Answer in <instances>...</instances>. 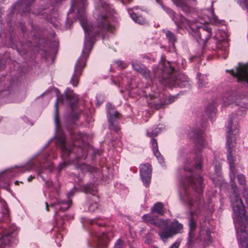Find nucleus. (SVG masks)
I'll use <instances>...</instances> for the list:
<instances>
[{
    "label": "nucleus",
    "instance_id": "obj_1",
    "mask_svg": "<svg viewBox=\"0 0 248 248\" xmlns=\"http://www.w3.org/2000/svg\"><path fill=\"white\" fill-rule=\"evenodd\" d=\"M202 134L203 131L200 128H192L188 133V137L195 144V154L192 155L193 159L187 157L184 161V170L186 175L181 180L184 190L182 200L190 208L195 206L196 208L194 211L189 212L188 245L193 244V239L197 228V218L203 215L204 202L202 191L204 186L202 178L199 174L202 166L200 153L205 145Z\"/></svg>",
    "mask_w": 248,
    "mask_h": 248
},
{
    "label": "nucleus",
    "instance_id": "obj_2",
    "mask_svg": "<svg viewBox=\"0 0 248 248\" xmlns=\"http://www.w3.org/2000/svg\"><path fill=\"white\" fill-rule=\"evenodd\" d=\"M86 0H74L68 15L74 10L77 11V17L85 32L84 47L81 56L78 58L75 64L74 72L71 78L70 82L74 86L78 83L79 78L86 65L87 60L93 47L95 42V37L103 34L110 30V25L106 14H99L96 18V23H89L86 18L85 7Z\"/></svg>",
    "mask_w": 248,
    "mask_h": 248
},
{
    "label": "nucleus",
    "instance_id": "obj_3",
    "mask_svg": "<svg viewBox=\"0 0 248 248\" xmlns=\"http://www.w3.org/2000/svg\"><path fill=\"white\" fill-rule=\"evenodd\" d=\"M233 196L232 205L236 216L235 231L239 248H248V216L239 197L236 185L232 184Z\"/></svg>",
    "mask_w": 248,
    "mask_h": 248
},
{
    "label": "nucleus",
    "instance_id": "obj_4",
    "mask_svg": "<svg viewBox=\"0 0 248 248\" xmlns=\"http://www.w3.org/2000/svg\"><path fill=\"white\" fill-rule=\"evenodd\" d=\"M153 73L155 78L162 85L172 88H189L190 80L183 74L178 73L169 62L162 61L153 68Z\"/></svg>",
    "mask_w": 248,
    "mask_h": 248
},
{
    "label": "nucleus",
    "instance_id": "obj_5",
    "mask_svg": "<svg viewBox=\"0 0 248 248\" xmlns=\"http://www.w3.org/2000/svg\"><path fill=\"white\" fill-rule=\"evenodd\" d=\"M57 143L61 150V155L64 161L60 163L58 170L61 171L68 165L75 163L81 158H85L86 155L80 145L76 143L68 144L66 143L65 137L62 134L57 139Z\"/></svg>",
    "mask_w": 248,
    "mask_h": 248
},
{
    "label": "nucleus",
    "instance_id": "obj_6",
    "mask_svg": "<svg viewBox=\"0 0 248 248\" xmlns=\"http://www.w3.org/2000/svg\"><path fill=\"white\" fill-rule=\"evenodd\" d=\"M239 125L237 122L236 115L232 114L229 118V124L227 126V135L226 145L228 149L227 160L229 164L230 169V178L232 183L234 182L235 179V166L234 160L232 156V148L235 138L234 135L238 133Z\"/></svg>",
    "mask_w": 248,
    "mask_h": 248
},
{
    "label": "nucleus",
    "instance_id": "obj_7",
    "mask_svg": "<svg viewBox=\"0 0 248 248\" xmlns=\"http://www.w3.org/2000/svg\"><path fill=\"white\" fill-rule=\"evenodd\" d=\"M67 101L69 103L70 107L73 110L76 105L78 103V97L74 93L73 91L67 89L64 92V94L60 95L57 94V99L55 104V116L54 120L56 126H58L59 123V110H58V102L63 103L65 101Z\"/></svg>",
    "mask_w": 248,
    "mask_h": 248
},
{
    "label": "nucleus",
    "instance_id": "obj_8",
    "mask_svg": "<svg viewBox=\"0 0 248 248\" xmlns=\"http://www.w3.org/2000/svg\"><path fill=\"white\" fill-rule=\"evenodd\" d=\"M193 36L199 45L202 46L204 48L205 47L207 40L212 35V29L207 25L199 27L198 29L193 31Z\"/></svg>",
    "mask_w": 248,
    "mask_h": 248
},
{
    "label": "nucleus",
    "instance_id": "obj_9",
    "mask_svg": "<svg viewBox=\"0 0 248 248\" xmlns=\"http://www.w3.org/2000/svg\"><path fill=\"white\" fill-rule=\"evenodd\" d=\"M107 115L109 123V129L113 130L119 134L120 132V128L118 125L117 119L119 118L120 114L118 111L111 112L114 109V107L110 103L107 104Z\"/></svg>",
    "mask_w": 248,
    "mask_h": 248
},
{
    "label": "nucleus",
    "instance_id": "obj_10",
    "mask_svg": "<svg viewBox=\"0 0 248 248\" xmlns=\"http://www.w3.org/2000/svg\"><path fill=\"white\" fill-rule=\"evenodd\" d=\"M226 72L229 73L233 77L236 78L238 82L248 85V70L247 65L239 63L235 71L233 69L227 70Z\"/></svg>",
    "mask_w": 248,
    "mask_h": 248
},
{
    "label": "nucleus",
    "instance_id": "obj_11",
    "mask_svg": "<svg viewBox=\"0 0 248 248\" xmlns=\"http://www.w3.org/2000/svg\"><path fill=\"white\" fill-rule=\"evenodd\" d=\"M143 221L146 224L153 225L155 226L161 227L166 226L168 221L165 219H159L158 216L151 212L148 214L144 215L142 217Z\"/></svg>",
    "mask_w": 248,
    "mask_h": 248
},
{
    "label": "nucleus",
    "instance_id": "obj_12",
    "mask_svg": "<svg viewBox=\"0 0 248 248\" xmlns=\"http://www.w3.org/2000/svg\"><path fill=\"white\" fill-rule=\"evenodd\" d=\"M16 230V226H12L4 233L0 239V248H3V246H9L15 241V238L17 235Z\"/></svg>",
    "mask_w": 248,
    "mask_h": 248
},
{
    "label": "nucleus",
    "instance_id": "obj_13",
    "mask_svg": "<svg viewBox=\"0 0 248 248\" xmlns=\"http://www.w3.org/2000/svg\"><path fill=\"white\" fill-rule=\"evenodd\" d=\"M140 174L144 185L147 187L151 182L152 176V166L148 163L140 166Z\"/></svg>",
    "mask_w": 248,
    "mask_h": 248
},
{
    "label": "nucleus",
    "instance_id": "obj_14",
    "mask_svg": "<svg viewBox=\"0 0 248 248\" xmlns=\"http://www.w3.org/2000/svg\"><path fill=\"white\" fill-rule=\"evenodd\" d=\"M131 64L133 69L140 74L146 80L151 79V76L150 70L145 65L142 64L140 62L136 60H133L131 62Z\"/></svg>",
    "mask_w": 248,
    "mask_h": 248
},
{
    "label": "nucleus",
    "instance_id": "obj_15",
    "mask_svg": "<svg viewBox=\"0 0 248 248\" xmlns=\"http://www.w3.org/2000/svg\"><path fill=\"white\" fill-rule=\"evenodd\" d=\"M209 45L210 46H208L209 48L213 50L217 49L225 50L226 47L228 46V42L226 38L217 40V37H214L209 43Z\"/></svg>",
    "mask_w": 248,
    "mask_h": 248
},
{
    "label": "nucleus",
    "instance_id": "obj_16",
    "mask_svg": "<svg viewBox=\"0 0 248 248\" xmlns=\"http://www.w3.org/2000/svg\"><path fill=\"white\" fill-rule=\"evenodd\" d=\"M177 98L178 95H170L166 97L163 100H160L158 102L155 100L151 103L152 104V107H154L155 109H158L164 108L166 105L174 102Z\"/></svg>",
    "mask_w": 248,
    "mask_h": 248
},
{
    "label": "nucleus",
    "instance_id": "obj_17",
    "mask_svg": "<svg viewBox=\"0 0 248 248\" xmlns=\"http://www.w3.org/2000/svg\"><path fill=\"white\" fill-rule=\"evenodd\" d=\"M172 20L174 22L178 28H181L183 26H188L190 28V22L182 14H176V13L171 18Z\"/></svg>",
    "mask_w": 248,
    "mask_h": 248
},
{
    "label": "nucleus",
    "instance_id": "obj_18",
    "mask_svg": "<svg viewBox=\"0 0 248 248\" xmlns=\"http://www.w3.org/2000/svg\"><path fill=\"white\" fill-rule=\"evenodd\" d=\"M173 3L185 13H188L191 11V7L189 5V0H171ZM193 2H196L197 0H192Z\"/></svg>",
    "mask_w": 248,
    "mask_h": 248
},
{
    "label": "nucleus",
    "instance_id": "obj_19",
    "mask_svg": "<svg viewBox=\"0 0 248 248\" xmlns=\"http://www.w3.org/2000/svg\"><path fill=\"white\" fill-rule=\"evenodd\" d=\"M235 94L232 90L227 91L223 95L222 98L223 105L227 107L232 104L236 98Z\"/></svg>",
    "mask_w": 248,
    "mask_h": 248
},
{
    "label": "nucleus",
    "instance_id": "obj_20",
    "mask_svg": "<svg viewBox=\"0 0 248 248\" xmlns=\"http://www.w3.org/2000/svg\"><path fill=\"white\" fill-rule=\"evenodd\" d=\"M152 145V150L154 155L155 156L160 164L164 163V159L160 153L158 151V144L157 140L155 139L152 138L151 140Z\"/></svg>",
    "mask_w": 248,
    "mask_h": 248
},
{
    "label": "nucleus",
    "instance_id": "obj_21",
    "mask_svg": "<svg viewBox=\"0 0 248 248\" xmlns=\"http://www.w3.org/2000/svg\"><path fill=\"white\" fill-rule=\"evenodd\" d=\"M174 235L182 233L183 229V225L180 223L178 220L174 219L169 225Z\"/></svg>",
    "mask_w": 248,
    "mask_h": 248
},
{
    "label": "nucleus",
    "instance_id": "obj_22",
    "mask_svg": "<svg viewBox=\"0 0 248 248\" xmlns=\"http://www.w3.org/2000/svg\"><path fill=\"white\" fill-rule=\"evenodd\" d=\"M167 225L158 233L159 236L163 241L174 235L170 226Z\"/></svg>",
    "mask_w": 248,
    "mask_h": 248
},
{
    "label": "nucleus",
    "instance_id": "obj_23",
    "mask_svg": "<svg viewBox=\"0 0 248 248\" xmlns=\"http://www.w3.org/2000/svg\"><path fill=\"white\" fill-rule=\"evenodd\" d=\"M97 244L93 246L94 248H106L109 239L107 234L104 233L101 237H99Z\"/></svg>",
    "mask_w": 248,
    "mask_h": 248
},
{
    "label": "nucleus",
    "instance_id": "obj_24",
    "mask_svg": "<svg viewBox=\"0 0 248 248\" xmlns=\"http://www.w3.org/2000/svg\"><path fill=\"white\" fill-rule=\"evenodd\" d=\"M81 189L85 193L91 194L93 196L95 195L97 192V187L93 184L83 185L81 186Z\"/></svg>",
    "mask_w": 248,
    "mask_h": 248
},
{
    "label": "nucleus",
    "instance_id": "obj_25",
    "mask_svg": "<svg viewBox=\"0 0 248 248\" xmlns=\"http://www.w3.org/2000/svg\"><path fill=\"white\" fill-rule=\"evenodd\" d=\"M164 204L161 202L155 203L151 209V212L157 215L163 216L165 213Z\"/></svg>",
    "mask_w": 248,
    "mask_h": 248
},
{
    "label": "nucleus",
    "instance_id": "obj_26",
    "mask_svg": "<svg viewBox=\"0 0 248 248\" xmlns=\"http://www.w3.org/2000/svg\"><path fill=\"white\" fill-rule=\"evenodd\" d=\"M210 16L209 17L210 22L216 26L223 25L225 24V21L224 20H219L217 16L214 13V10L211 8L209 10Z\"/></svg>",
    "mask_w": 248,
    "mask_h": 248
},
{
    "label": "nucleus",
    "instance_id": "obj_27",
    "mask_svg": "<svg viewBox=\"0 0 248 248\" xmlns=\"http://www.w3.org/2000/svg\"><path fill=\"white\" fill-rule=\"evenodd\" d=\"M197 77L199 80L198 83L199 89H203L209 87V83L206 76L198 73Z\"/></svg>",
    "mask_w": 248,
    "mask_h": 248
},
{
    "label": "nucleus",
    "instance_id": "obj_28",
    "mask_svg": "<svg viewBox=\"0 0 248 248\" xmlns=\"http://www.w3.org/2000/svg\"><path fill=\"white\" fill-rule=\"evenodd\" d=\"M72 203V200L68 199L67 201L58 200L57 205L60 206L59 210L65 211L69 209Z\"/></svg>",
    "mask_w": 248,
    "mask_h": 248
},
{
    "label": "nucleus",
    "instance_id": "obj_29",
    "mask_svg": "<svg viewBox=\"0 0 248 248\" xmlns=\"http://www.w3.org/2000/svg\"><path fill=\"white\" fill-rule=\"evenodd\" d=\"M165 34L167 38L169 41V43L171 44L172 46H174L175 43L177 42V39L174 33L171 31L168 30L165 31Z\"/></svg>",
    "mask_w": 248,
    "mask_h": 248
},
{
    "label": "nucleus",
    "instance_id": "obj_30",
    "mask_svg": "<svg viewBox=\"0 0 248 248\" xmlns=\"http://www.w3.org/2000/svg\"><path fill=\"white\" fill-rule=\"evenodd\" d=\"M131 18L136 23L140 24H143L145 23V19L140 16H138L136 13L132 12L130 13Z\"/></svg>",
    "mask_w": 248,
    "mask_h": 248
},
{
    "label": "nucleus",
    "instance_id": "obj_31",
    "mask_svg": "<svg viewBox=\"0 0 248 248\" xmlns=\"http://www.w3.org/2000/svg\"><path fill=\"white\" fill-rule=\"evenodd\" d=\"M70 138L72 141L76 142L78 141L79 143H82L83 142V140L82 139V136L80 134H78L75 132L71 131L70 132Z\"/></svg>",
    "mask_w": 248,
    "mask_h": 248
},
{
    "label": "nucleus",
    "instance_id": "obj_32",
    "mask_svg": "<svg viewBox=\"0 0 248 248\" xmlns=\"http://www.w3.org/2000/svg\"><path fill=\"white\" fill-rule=\"evenodd\" d=\"M155 1L157 3L161 5L163 10L169 15L171 18L173 17L175 12L173 10L163 5L161 0H155Z\"/></svg>",
    "mask_w": 248,
    "mask_h": 248
},
{
    "label": "nucleus",
    "instance_id": "obj_33",
    "mask_svg": "<svg viewBox=\"0 0 248 248\" xmlns=\"http://www.w3.org/2000/svg\"><path fill=\"white\" fill-rule=\"evenodd\" d=\"M144 243L150 245L154 241V236L151 232H148L143 237Z\"/></svg>",
    "mask_w": 248,
    "mask_h": 248
},
{
    "label": "nucleus",
    "instance_id": "obj_34",
    "mask_svg": "<svg viewBox=\"0 0 248 248\" xmlns=\"http://www.w3.org/2000/svg\"><path fill=\"white\" fill-rule=\"evenodd\" d=\"M46 18L47 20L51 23L54 27L57 28L60 26V22L59 21V19L57 18L56 17H49L47 16Z\"/></svg>",
    "mask_w": 248,
    "mask_h": 248
},
{
    "label": "nucleus",
    "instance_id": "obj_35",
    "mask_svg": "<svg viewBox=\"0 0 248 248\" xmlns=\"http://www.w3.org/2000/svg\"><path fill=\"white\" fill-rule=\"evenodd\" d=\"M24 3L26 5V7L24 10V12H30L31 9L30 6L32 4L35 0H24Z\"/></svg>",
    "mask_w": 248,
    "mask_h": 248
},
{
    "label": "nucleus",
    "instance_id": "obj_36",
    "mask_svg": "<svg viewBox=\"0 0 248 248\" xmlns=\"http://www.w3.org/2000/svg\"><path fill=\"white\" fill-rule=\"evenodd\" d=\"M159 133V130L157 128L152 130V131L148 130L147 132L148 136L154 138L157 136Z\"/></svg>",
    "mask_w": 248,
    "mask_h": 248
},
{
    "label": "nucleus",
    "instance_id": "obj_37",
    "mask_svg": "<svg viewBox=\"0 0 248 248\" xmlns=\"http://www.w3.org/2000/svg\"><path fill=\"white\" fill-rule=\"evenodd\" d=\"M237 180L239 184L243 185L246 183L245 177L242 174H240L237 175Z\"/></svg>",
    "mask_w": 248,
    "mask_h": 248
},
{
    "label": "nucleus",
    "instance_id": "obj_38",
    "mask_svg": "<svg viewBox=\"0 0 248 248\" xmlns=\"http://www.w3.org/2000/svg\"><path fill=\"white\" fill-rule=\"evenodd\" d=\"M117 66L121 68H125L128 66V65L121 60H117L115 62Z\"/></svg>",
    "mask_w": 248,
    "mask_h": 248
},
{
    "label": "nucleus",
    "instance_id": "obj_39",
    "mask_svg": "<svg viewBox=\"0 0 248 248\" xmlns=\"http://www.w3.org/2000/svg\"><path fill=\"white\" fill-rule=\"evenodd\" d=\"M98 207V203L97 202L92 203L89 207V210L90 212H94Z\"/></svg>",
    "mask_w": 248,
    "mask_h": 248
},
{
    "label": "nucleus",
    "instance_id": "obj_40",
    "mask_svg": "<svg viewBox=\"0 0 248 248\" xmlns=\"http://www.w3.org/2000/svg\"><path fill=\"white\" fill-rule=\"evenodd\" d=\"M181 243V240H178L176 241L170 248H178Z\"/></svg>",
    "mask_w": 248,
    "mask_h": 248
},
{
    "label": "nucleus",
    "instance_id": "obj_41",
    "mask_svg": "<svg viewBox=\"0 0 248 248\" xmlns=\"http://www.w3.org/2000/svg\"><path fill=\"white\" fill-rule=\"evenodd\" d=\"M76 190H77L76 188H73L72 190L70 191L67 193V197L68 199H70V197L71 196H72L74 194V193L76 191Z\"/></svg>",
    "mask_w": 248,
    "mask_h": 248
},
{
    "label": "nucleus",
    "instance_id": "obj_42",
    "mask_svg": "<svg viewBox=\"0 0 248 248\" xmlns=\"http://www.w3.org/2000/svg\"><path fill=\"white\" fill-rule=\"evenodd\" d=\"M215 109V106L214 105H210L207 107L206 110L209 111L210 113L213 112Z\"/></svg>",
    "mask_w": 248,
    "mask_h": 248
},
{
    "label": "nucleus",
    "instance_id": "obj_43",
    "mask_svg": "<svg viewBox=\"0 0 248 248\" xmlns=\"http://www.w3.org/2000/svg\"><path fill=\"white\" fill-rule=\"evenodd\" d=\"M109 6L108 4H106L105 3L102 4V8L107 12L108 10V8Z\"/></svg>",
    "mask_w": 248,
    "mask_h": 248
},
{
    "label": "nucleus",
    "instance_id": "obj_44",
    "mask_svg": "<svg viewBox=\"0 0 248 248\" xmlns=\"http://www.w3.org/2000/svg\"><path fill=\"white\" fill-rule=\"evenodd\" d=\"M46 184L48 187H51L53 186V183L51 181H49V180L46 181Z\"/></svg>",
    "mask_w": 248,
    "mask_h": 248
},
{
    "label": "nucleus",
    "instance_id": "obj_45",
    "mask_svg": "<svg viewBox=\"0 0 248 248\" xmlns=\"http://www.w3.org/2000/svg\"><path fill=\"white\" fill-rule=\"evenodd\" d=\"M244 198L245 200L246 203H247L248 202V194L247 193L244 195Z\"/></svg>",
    "mask_w": 248,
    "mask_h": 248
},
{
    "label": "nucleus",
    "instance_id": "obj_46",
    "mask_svg": "<svg viewBox=\"0 0 248 248\" xmlns=\"http://www.w3.org/2000/svg\"><path fill=\"white\" fill-rule=\"evenodd\" d=\"M34 176H32L31 175L28 178V181L29 182H30L31 181L33 178H34Z\"/></svg>",
    "mask_w": 248,
    "mask_h": 248
},
{
    "label": "nucleus",
    "instance_id": "obj_47",
    "mask_svg": "<svg viewBox=\"0 0 248 248\" xmlns=\"http://www.w3.org/2000/svg\"><path fill=\"white\" fill-rule=\"evenodd\" d=\"M45 204H46V210L47 211H49V205H48V204L47 202H45Z\"/></svg>",
    "mask_w": 248,
    "mask_h": 248
},
{
    "label": "nucleus",
    "instance_id": "obj_48",
    "mask_svg": "<svg viewBox=\"0 0 248 248\" xmlns=\"http://www.w3.org/2000/svg\"><path fill=\"white\" fill-rule=\"evenodd\" d=\"M69 21V17H67L66 18V23L67 24L68 23Z\"/></svg>",
    "mask_w": 248,
    "mask_h": 248
},
{
    "label": "nucleus",
    "instance_id": "obj_49",
    "mask_svg": "<svg viewBox=\"0 0 248 248\" xmlns=\"http://www.w3.org/2000/svg\"><path fill=\"white\" fill-rule=\"evenodd\" d=\"M99 226H103L104 225V224H98Z\"/></svg>",
    "mask_w": 248,
    "mask_h": 248
},
{
    "label": "nucleus",
    "instance_id": "obj_50",
    "mask_svg": "<svg viewBox=\"0 0 248 248\" xmlns=\"http://www.w3.org/2000/svg\"><path fill=\"white\" fill-rule=\"evenodd\" d=\"M19 182L18 181H16L15 182V184L16 185H17Z\"/></svg>",
    "mask_w": 248,
    "mask_h": 248
},
{
    "label": "nucleus",
    "instance_id": "obj_51",
    "mask_svg": "<svg viewBox=\"0 0 248 248\" xmlns=\"http://www.w3.org/2000/svg\"><path fill=\"white\" fill-rule=\"evenodd\" d=\"M113 82L114 83V84L115 85H117L116 82H114V81H113Z\"/></svg>",
    "mask_w": 248,
    "mask_h": 248
},
{
    "label": "nucleus",
    "instance_id": "obj_52",
    "mask_svg": "<svg viewBox=\"0 0 248 248\" xmlns=\"http://www.w3.org/2000/svg\"><path fill=\"white\" fill-rule=\"evenodd\" d=\"M76 119H78V114L76 115Z\"/></svg>",
    "mask_w": 248,
    "mask_h": 248
},
{
    "label": "nucleus",
    "instance_id": "obj_53",
    "mask_svg": "<svg viewBox=\"0 0 248 248\" xmlns=\"http://www.w3.org/2000/svg\"><path fill=\"white\" fill-rule=\"evenodd\" d=\"M237 115H239V114H239V111H237Z\"/></svg>",
    "mask_w": 248,
    "mask_h": 248
}]
</instances>
